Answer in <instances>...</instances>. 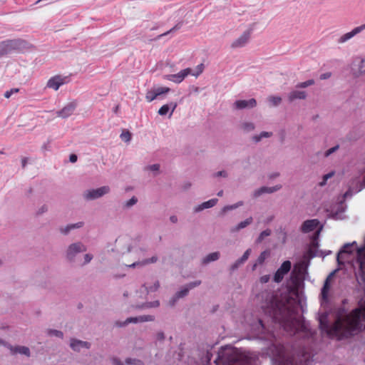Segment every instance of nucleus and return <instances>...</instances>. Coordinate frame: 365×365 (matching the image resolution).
<instances>
[{
    "mask_svg": "<svg viewBox=\"0 0 365 365\" xmlns=\"http://www.w3.org/2000/svg\"><path fill=\"white\" fill-rule=\"evenodd\" d=\"M314 83V81L312 79H310L307 81L298 83L297 85V88H306V87L313 85Z\"/></svg>",
    "mask_w": 365,
    "mask_h": 365,
    "instance_id": "37",
    "label": "nucleus"
},
{
    "mask_svg": "<svg viewBox=\"0 0 365 365\" xmlns=\"http://www.w3.org/2000/svg\"><path fill=\"white\" fill-rule=\"evenodd\" d=\"M265 254L266 252H263L261 253V255H259V257H258V262L259 263H262L265 259Z\"/></svg>",
    "mask_w": 365,
    "mask_h": 365,
    "instance_id": "55",
    "label": "nucleus"
},
{
    "mask_svg": "<svg viewBox=\"0 0 365 365\" xmlns=\"http://www.w3.org/2000/svg\"><path fill=\"white\" fill-rule=\"evenodd\" d=\"M272 135V133L269 132H262L259 135H255L253 140L255 142H259L262 138H269Z\"/></svg>",
    "mask_w": 365,
    "mask_h": 365,
    "instance_id": "33",
    "label": "nucleus"
},
{
    "mask_svg": "<svg viewBox=\"0 0 365 365\" xmlns=\"http://www.w3.org/2000/svg\"><path fill=\"white\" fill-rule=\"evenodd\" d=\"M215 176H217V177H220V176L226 177L227 176V173L225 171H219L217 173H215Z\"/></svg>",
    "mask_w": 365,
    "mask_h": 365,
    "instance_id": "57",
    "label": "nucleus"
},
{
    "mask_svg": "<svg viewBox=\"0 0 365 365\" xmlns=\"http://www.w3.org/2000/svg\"><path fill=\"white\" fill-rule=\"evenodd\" d=\"M86 251V247L81 242L74 243L68 247L67 250V257L69 260H72L77 253Z\"/></svg>",
    "mask_w": 365,
    "mask_h": 365,
    "instance_id": "12",
    "label": "nucleus"
},
{
    "mask_svg": "<svg viewBox=\"0 0 365 365\" xmlns=\"http://www.w3.org/2000/svg\"><path fill=\"white\" fill-rule=\"evenodd\" d=\"M76 108V102H71L66 105L61 110L56 112L57 116L66 118L71 116L75 111Z\"/></svg>",
    "mask_w": 365,
    "mask_h": 365,
    "instance_id": "13",
    "label": "nucleus"
},
{
    "mask_svg": "<svg viewBox=\"0 0 365 365\" xmlns=\"http://www.w3.org/2000/svg\"><path fill=\"white\" fill-rule=\"evenodd\" d=\"M243 264L242 262H240V259H237L230 267L231 271H234L235 269H237L238 267Z\"/></svg>",
    "mask_w": 365,
    "mask_h": 365,
    "instance_id": "49",
    "label": "nucleus"
},
{
    "mask_svg": "<svg viewBox=\"0 0 365 365\" xmlns=\"http://www.w3.org/2000/svg\"><path fill=\"white\" fill-rule=\"evenodd\" d=\"M269 279H270V276L269 274L263 275L259 278V281L262 284H265V283L268 282L269 281Z\"/></svg>",
    "mask_w": 365,
    "mask_h": 365,
    "instance_id": "48",
    "label": "nucleus"
},
{
    "mask_svg": "<svg viewBox=\"0 0 365 365\" xmlns=\"http://www.w3.org/2000/svg\"><path fill=\"white\" fill-rule=\"evenodd\" d=\"M180 27V26H179V24H177L174 27H173L170 30H169L168 31L163 34L161 36H166L167 34H170V33H171V32H173L174 31H176V30L179 29Z\"/></svg>",
    "mask_w": 365,
    "mask_h": 365,
    "instance_id": "51",
    "label": "nucleus"
},
{
    "mask_svg": "<svg viewBox=\"0 0 365 365\" xmlns=\"http://www.w3.org/2000/svg\"><path fill=\"white\" fill-rule=\"evenodd\" d=\"M109 191L110 187L108 186H103L97 189L86 191L84 194V197L87 200H93L108 193Z\"/></svg>",
    "mask_w": 365,
    "mask_h": 365,
    "instance_id": "8",
    "label": "nucleus"
},
{
    "mask_svg": "<svg viewBox=\"0 0 365 365\" xmlns=\"http://www.w3.org/2000/svg\"><path fill=\"white\" fill-rule=\"evenodd\" d=\"M269 102L272 104V106H278L281 101L282 98L279 96H269L268 98Z\"/></svg>",
    "mask_w": 365,
    "mask_h": 365,
    "instance_id": "32",
    "label": "nucleus"
},
{
    "mask_svg": "<svg viewBox=\"0 0 365 365\" xmlns=\"http://www.w3.org/2000/svg\"><path fill=\"white\" fill-rule=\"evenodd\" d=\"M24 43V41L21 39H11L0 42V57L19 49Z\"/></svg>",
    "mask_w": 365,
    "mask_h": 365,
    "instance_id": "5",
    "label": "nucleus"
},
{
    "mask_svg": "<svg viewBox=\"0 0 365 365\" xmlns=\"http://www.w3.org/2000/svg\"><path fill=\"white\" fill-rule=\"evenodd\" d=\"M292 264L289 260L284 261L280 266V267L276 271L274 275V281L277 283H279L284 279L285 274H287L291 269Z\"/></svg>",
    "mask_w": 365,
    "mask_h": 365,
    "instance_id": "7",
    "label": "nucleus"
},
{
    "mask_svg": "<svg viewBox=\"0 0 365 365\" xmlns=\"http://www.w3.org/2000/svg\"><path fill=\"white\" fill-rule=\"evenodd\" d=\"M113 365H123L122 362L118 359H113Z\"/></svg>",
    "mask_w": 365,
    "mask_h": 365,
    "instance_id": "60",
    "label": "nucleus"
},
{
    "mask_svg": "<svg viewBox=\"0 0 365 365\" xmlns=\"http://www.w3.org/2000/svg\"><path fill=\"white\" fill-rule=\"evenodd\" d=\"M158 97L155 90L149 91L146 93L145 99L148 102L154 101Z\"/></svg>",
    "mask_w": 365,
    "mask_h": 365,
    "instance_id": "29",
    "label": "nucleus"
},
{
    "mask_svg": "<svg viewBox=\"0 0 365 365\" xmlns=\"http://www.w3.org/2000/svg\"><path fill=\"white\" fill-rule=\"evenodd\" d=\"M214 362L215 365H253L255 359L235 348L226 346L218 351Z\"/></svg>",
    "mask_w": 365,
    "mask_h": 365,
    "instance_id": "2",
    "label": "nucleus"
},
{
    "mask_svg": "<svg viewBox=\"0 0 365 365\" xmlns=\"http://www.w3.org/2000/svg\"><path fill=\"white\" fill-rule=\"evenodd\" d=\"M126 363L128 364H134V365H143V362L140 360L138 359H127Z\"/></svg>",
    "mask_w": 365,
    "mask_h": 365,
    "instance_id": "42",
    "label": "nucleus"
},
{
    "mask_svg": "<svg viewBox=\"0 0 365 365\" xmlns=\"http://www.w3.org/2000/svg\"><path fill=\"white\" fill-rule=\"evenodd\" d=\"M354 66H357V71L354 72V75L359 76L365 74V58H357L354 62Z\"/></svg>",
    "mask_w": 365,
    "mask_h": 365,
    "instance_id": "19",
    "label": "nucleus"
},
{
    "mask_svg": "<svg viewBox=\"0 0 365 365\" xmlns=\"http://www.w3.org/2000/svg\"><path fill=\"white\" fill-rule=\"evenodd\" d=\"M22 166L24 168L27 163V159L26 158H23L21 160Z\"/></svg>",
    "mask_w": 365,
    "mask_h": 365,
    "instance_id": "62",
    "label": "nucleus"
},
{
    "mask_svg": "<svg viewBox=\"0 0 365 365\" xmlns=\"http://www.w3.org/2000/svg\"><path fill=\"white\" fill-rule=\"evenodd\" d=\"M82 226V223H76V224H72L70 225H68L64 230H62V232L66 234L71 230V229L76 228V227H81Z\"/></svg>",
    "mask_w": 365,
    "mask_h": 365,
    "instance_id": "35",
    "label": "nucleus"
},
{
    "mask_svg": "<svg viewBox=\"0 0 365 365\" xmlns=\"http://www.w3.org/2000/svg\"><path fill=\"white\" fill-rule=\"evenodd\" d=\"M257 105V101L255 98L250 100H239L235 103V106L237 109H244L247 108H254Z\"/></svg>",
    "mask_w": 365,
    "mask_h": 365,
    "instance_id": "17",
    "label": "nucleus"
},
{
    "mask_svg": "<svg viewBox=\"0 0 365 365\" xmlns=\"http://www.w3.org/2000/svg\"><path fill=\"white\" fill-rule=\"evenodd\" d=\"M159 305H160L159 301H154V302L146 303L144 307L150 308V307H158Z\"/></svg>",
    "mask_w": 365,
    "mask_h": 365,
    "instance_id": "44",
    "label": "nucleus"
},
{
    "mask_svg": "<svg viewBox=\"0 0 365 365\" xmlns=\"http://www.w3.org/2000/svg\"><path fill=\"white\" fill-rule=\"evenodd\" d=\"M282 185H278L274 187H262L254 192V197H257L264 193H272L281 189Z\"/></svg>",
    "mask_w": 365,
    "mask_h": 365,
    "instance_id": "18",
    "label": "nucleus"
},
{
    "mask_svg": "<svg viewBox=\"0 0 365 365\" xmlns=\"http://www.w3.org/2000/svg\"><path fill=\"white\" fill-rule=\"evenodd\" d=\"M333 175H334V173L333 172L324 175L323 176L322 181L319 182V185L322 186V187L325 185L326 183H327V180L331 178Z\"/></svg>",
    "mask_w": 365,
    "mask_h": 365,
    "instance_id": "39",
    "label": "nucleus"
},
{
    "mask_svg": "<svg viewBox=\"0 0 365 365\" xmlns=\"http://www.w3.org/2000/svg\"><path fill=\"white\" fill-rule=\"evenodd\" d=\"M253 219L252 217L247 218L245 220L240 222L237 226L233 227L230 229L231 232H236L239 230L245 228L248 225L252 223Z\"/></svg>",
    "mask_w": 365,
    "mask_h": 365,
    "instance_id": "23",
    "label": "nucleus"
},
{
    "mask_svg": "<svg viewBox=\"0 0 365 365\" xmlns=\"http://www.w3.org/2000/svg\"><path fill=\"white\" fill-rule=\"evenodd\" d=\"M339 148V145H336L330 149H329L328 150H327L326 153H325V155L326 156H328L330 154H331L332 153H334V151H336L337 149Z\"/></svg>",
    "mask_w": 365,
    "mask_h": 365,
    "instance_id": "50",
    "label": "nucleus"
},
{
    "mask_svg": "<svg viewBox=\"0 0 365 365\" xmlns=\"http://www.w3.org/2000/svg\"><path fill=\"white\" fill-rule=\"evenodd\" d=\"M306 96L307 95L304 91H294L289 94L288 98L289 101L292 102L295 99H304Z\"/></svg>",
    "mask_w": 365,
    "mask_h": 365,
    "instance_id": "25",
    "label": "nucleus"
},
{
    "mask_svg": "<svg viewBox=\"0 0 365 365\" xmlns=\"http://www.w3.org/2000/svg\"><path fill=\"white\" fill-rule=\"evenodd\" d=\"M170 221L173 222V223H175L177 221H178V218L175 215H173L170 217Z\"/></svg>",
    "mask_w": 365,
    "mask_h": 365,
    "instance_id": "61",
    "label": "nucleus"
},
{
    "mask_svg": "<svg viewBox=\"0 0 365 365\" xmlns=\"http://www.w3.org/2000/svg\"><path fill=\"white\" fill-rule=\"evenodd\" d=\"M15 351L19 352L21 354H24L26 356L30 355L29 349L26 346H17L15 348Z\"/></svg>",
    "mask_w": 365,
    "mask_h": 365,
    "instance_id": "30",
    "label": "nucleus"
},
{
    "mask_svg": "<svg viewBox=\"0 0 365 365\" xmlns=\"http://www.w3.org/2000/svg\"><path fill=\"white\" fill-rule=\"evenodd\" d=\"M190 74L191 68H187L180 71L176 74L167 75L165 76V78L176 83H180L185 79V77Z\"/></svg>",
    "mask_w": 365,
    "mask_h": 365,
    "instance_id": "11",
    "label": "nucleus"
},
{
    "mask_svg": "<svg viewBox=\"0 0 365 365\" xmlns=\"http://www.w3.org/2000/svg\"><path fill=\"white\" fill-rule=\"evenodd\" d=\"M137 201H138L137 198L135 197H133L128 201L126 202L125 206L130 207V206L135 205L137 202Z\"/></svg>",
    "mask_w": 365,
    "mask_h": 365,
    "instance_id": "47",
    "label": "nucleus"
},
{
    "mask_svg": "<svg viewBox=\"0 0 365 365\" xmlns=\"http://www.w3.org/2000/svg\"><path fill=\"white\" fill-rule=\"evenodd\" d=\"M156 94L158 96H160L164 93H167L170 91V88L168 87H159L156 89H155Z\"/></svg>",
    "mask_w": 365,
    "mask_h": 365,
    "instance_id": "38",
    "label": "nucleus"
},
{
    "mask_svg": "<svg viewBox=\"0 0 365 365\" xmlns=\"http://www.w3.org/2000/svg\"><path fill=\"white\" fill-rule=\"evenodd\" d=\"M157 338L158 340H163L165 338L163 332H158L157 334Z\"/></svg>",
    "mask_w": 365,
    "mask_h": 365,
    "instance_id": "58",
    "label": "nucleus"
},
{
    "mask_svg": "<svg viewBox=\"0 0 365 365\" xmlns=\"http://www.w3.org/2000/svg\"><path fill=\"white\" fill-rule=\"evenodd\" d=\"M120 137L123 141L128 143L131 140V133L128 130H123Z\"/></svg>",
    "mask_w": 365,
    "mask_h": 365,
    "instance_id": "31",
    "label": "nucleus"
},
{
    "mask_svg": "<svg viewBox=\"0 0 365 365\" xmlns=\"http://www.w3.org/2000/svg\"><path fill=\"white\" fill-rule=\"evenodd\" d=\"M319 222L317 219L307 220L304 221L301 227V231L304 233H308L314 230L319 225Z\"/></svg>",
    "mask_w": 365,
    "mask_h": 365,
    "instance_id": "16",
    "label": "nucleus"
},
{
    "mask_svg": "<svg viewBox=\"0 0 365 365\" xmlns=\"http://www.w3.org/2000/svg\"><path fill=\"white\" fill-rule=\"evenodd\" d=\"M325 329L329 336H336L338 339L348 338L365 329V305L349 314H339L333 326L328 329V325L325 324Z\"/></svg>",
    "mask_w": 365,
    "mask_h": 365,
    "instance_id": "1",
    "label": "nucleus"
},
{
    "mask_svg": "<svg viewBox=\"0 0 365 365\" xmlns=\"http://www.w3.org/2000/svg\"><path fill=\"white\" fill-rule=\"evenodd\" d=\"M217 201H218L217 199L215 198V199H211L208 201L204 202L203 203H202L200 205H199L197 207L195 208V211L198 212V211L202 210L204 209L212 207L217 204Z\"/></svg>",
    "mask_w": 365,
    "mask_h": 365,
    "instance_id": "26",
    "label": "nucleus"
},
{
    "mask_svg": "<svg viewBox=\"0 0 365 365\" xmlns=\"http://www.w3.org/2000/svg\"><path fill=\"white\" fill-rule=\"evenodd\" d=\"M41 210V212H43L44 210H46V207L45 206H43Z\"/></svg>",
    "mask_w": 365,
    "mask_h": 365,
    "instance_id": "64",
    "label": "nucleus"
},
{
    "mask_svg": "<svg viewBox=\"0 0 365 365\" xmlns=\"http://www.w3.org/2000/svg\"><path fill=\"white\" fill-rule=\"evenodd\" d=\"M365 29V24H362L359 26L355 27L352 31L350 32L346 33L338 39V43H343L348 40L351 39L352 37L356 36V34L361 32L363 30Z\"/></svg>",
    "mask_w": 365,
    "mask_h": 365,
    "instance_id": "14",
    "label": "nucleus"
},
{
    "mask_svg": "<svg viewBox=\"0 0 365 365\" xmlns=\"http://www.w3.org/2000/svg\"><path fill=\"white\" fill-rule=\"evenodd\" d=\"M155 319V317L153 315H143L139 317H129L123 323H120L119 326H125L129 323H137L138 322H153Z\"/></svg>",
    "mask_w": 365,
    "mask_h": 365,
    "instance_id": "15",
    "label": "nucleus"
},
{
    "mask_svg": "<svg viewBox=\"0 0 365 365\" xmlns=\"http://www.w3.org/2000/svg\"><path fill=\"white\" fill-rule=\"evenodd\" d=\"M274 365H295L293 354L280 344H274L269 348Z\"/></svg>",
    "mask_w": 365,
    "mask_h": 365,
    "instance_id": "4",
    "label": "nucleus"
},
{
    "mask_svg": "<svg viewBox=\"0 0 365 365\" xmlns=\"http://www.w3.org/2000/svg\"><path fill=\"white\" fill-rule=\"evenodd\" d=\"M93 256L90 254L85 255L84 259H85V264L88 263L92 259Z\"/></svg>",
    "mask_w": 365,
    "mask_h": 365,
    "instance_id": "54",
    "label": "nucleus"
},
{
    "mask_svg": "<svg viewBox=\"0 0 365 365\" xmlns=\"http://www.w3.org/2000/svg\"><path fill=\"white\" fill-rule=\"evenodd\" d=\"M71 347L74 351H80L81 348L88 349L90 347V344L86 341L72 340L71 342Z\"/></svg>",
    "mask_w": 365,
    "mask_h": 365,
    "instance_id": "22",
    "label": "nucleus"
},
{
    "mask_svg": "<svg viewBox=\"0 0 365 365\" xmlns=\"http://www.w3.org/2000/svg\"><path fill=\"white\" fill-rule=\"evenodd\" d=\"M305 268L304 267L303 263L296 264L294 268V272H297V274H302L304 271Z\"/></svg>",
    "mask_w": 365,
    "mask_h": 365,
    "instance_id": "40",
    "label": "nucleus"
},
{
    "mask_svg": "<svg viewBox=\"0 0 365 365\" xmlns=\"http://www.w3.org/2000/svg\"><path fill=\"white\" fill-rule=\"evenodd\" d=\"M157 260H158V257L154 256V257H152L150 259H145V260H143L142 262H134L132 264L129 265V267H135L136 265H138V264L145 265V264H150V263H155V262H157Z\"/></svg>",
    "mask_w": 365,
    "mask_h": 365,
    "instance_id": "28",
    "label": "nucleus"
},
{
    "mask_svg": "<svg viewBox=\"0 0 365 365\" xmlns=\"http://www.w3.org/2000/svg\"><path fill=\"white\" fill-rule=\"evenodd\" d=\"M274 322L279 323L285 330H292L296 321V312L282 302H277L269 312Z\"/></svg>",
    "mask_w": 365,
    "mask_h": 365,
    "instance_id": "3",
    "label": "nucleus"
},
{
    "mask_svg": "<svg viewBox=\"0 0 365 365\" xmlns=\"http://www.w3.org/2000/svg\"><path fill=\"white\" fill-rule=\"evenodd\" d=\"M270 235H271V230H270L267 229V230H265L262 231L260 233L259 236L258 237V238L257 240V242H261L264 240V238L265 237H268Z\"/></svg>",
    "mask_w": 365,
    "mask_h": 365,
    "instance_id": "34",
    "label": "nucleus"
},
{
    "mask_svg": "<svg viewBox=\"0 0 365 365\" xmlns=\"http://www.w3.org/2000/svg\"><path fill=\"white\" fill-rule=\"evenodd\" d=\"M159 168H160L159 164H154V165L149 166V169L153 171H157L159 170Z\"/></svg>",
    "mask_w": 365,
    "mask_h": 365,
    "instance_id": "53",
    "label": "nucleus"
},
{
    "mask_svg": "<svg viewBox=\"0 0 365 365\" xmlns=\"http://www.w3.org/2000/svg\"><path fill=\"white\" fill-rule=\"evenodd\" d=\"M177 106L178 104L176 102H171L170 104H165L159 109L158 114L160 115H165L168 113L170 108H171L172 110L170 115H172Z\"/></svg>",
    "mask_w": 365,
    "mask_h": 365,
    "instance_id": "21",
    "label": "nucleus"
},
{
    "mask_svg": "<svg viewBox=\"0 0 365 365\" xmlns=\"http://www.w3.org/2000/svg\"><path fill=\"white\" fill-rule=\"evenodd\" d=\"M203 69H204V66L202 63H200L196 67V71L195 72L192 73L191 71L190 75L197 77L200 74H201L202 73Z\"/></svg>",
    "mask_w": 365,
    "mask_h": 365,
    "instance_id": "36",
    "label": "nucleus"
},
{
    "mask_svg": "<svg viewBox=\"0 0 365 365\" xmlns=\"http://www.w3.org/2000/svg\"><path fill=\"white\" fill-rule=\"evenodd\" d=\"M354 244H346L339 251L337 255V261L339 263H341V258L342 257L344 254H350L353 252L352 247Z\"/></svg>",
    "mask_w": 365,
    "mask_h": 365,
    "instance_id": "24",
    "label": "nucleus"
},
{
    "mask_svg": "<svg viewBox=\"0 0 365 365\" xmlns=\"http://www.w3.org/2000/svg\"><path fill=\"white\" fill-rule=\"evenodd\" d=\"M220 257V252H215L207 255L202 260L204 264H207L210 262L215 261Z\"/></svg>",
    "mask_w": 365,
    "mask_h": 365,
    "instance_id": "27",
    "label": "nucleus"
},
{
    "mask_svg": "<svg viewBox=\"0 0 365 365\" xmlns=\"http://www.w3.org/2000/svg\"><path fill=\"white\" fill-rule=\"evenodd\" d=\"M222 195H223V191H222V190H220V192H218V193H217V195H218V196H222Z\"/></svg>",
    "mask_w": 365,
    "mask_h": 365,
    "instance_id": "63",
    "label": "nucleus"
},
{
    "mask_svg": "<svg viewBox=\"0 0 365 365\" xmlns=\"http://www.w3.org/2000/svg\"><path fill=\"white\" fill-rule=\"evenodd\" d=\"M200 283H201L200 281H195L193 282H190V284H188L186 286V287L183 288L180 292L176 293L175 298L179 299V298L186 296L190 289H192V288L200 285Z\"/></svg>",
    "mask_w": 365,
    "mask_h": 365,
    "instance_id": "20",
    "label": "nucleus"
},
{
    "mask_svg": "<svg viewBox=\"0 0 365 365\" xmlns=\"http://www.w3.org/2000/svg\"><path fill=\"white\" fill-rule=\"evenodd\" d=\"M251 253V249H247L245 253L243 254V255L242 256L241 258H240V262H242L243 263L247 260L250 255Z\"/></svg>",
    "mask_w": 365,
    "mask_h": 365,
    "instance_id": "43",
    "label": "nucleus"
},
{
    "mask_svg": "<svg viewBox=\"0 0 365 365\" xmlns=\"http://www.w3.org/2000/svg\"><path fill=\"white\" fill-rule=\"evenodd\" d=\"M160 287V284H159V282H156L155 284H154V288H150L149 290H148V292L149 291H155V290H157L158 289V287Z\"/></svg>",
    "mask_w": 365,
    "mask_h": 365,
    "instance_id": "59",
    "label": "nucleus"
},
{
    "mask_svg": "<svg viewBox=\"0 0 365 365\" xmlns=\"http://www.w3.org/2000/svg\"><path fill=\"white\" fill-rule=\"evenodd\" d=\"M19 91V88H11L9 91H7L4 93V97L6 98H9L13 93H16Z\"/></svg>",
    "mask_w": 365,
    "mask_h": 365,
    "instance_id": "41",
    "label": "nucleus"
},
{
    "mask_svg": "<svg viewBox=\"0 0 365 365\" xmlns=\"http://www.w3.org/2000/svg\"><path fill=\"white\" fill-rule=\"evenodd\" d=\"M50 335H54L57 337L62 338L63 337V333L61 331L58 330H49L48 331Z\"/></svg>",
    "mask_w": 365,
    "mask_h": 365,
    "instance_id": "45",
    "label": "nucleus"
},
{
    "mask_svg": "<svg viewBox=\"0 0 365 365\" xmlns=\"http://www.w3.org/2000/svg\"><path fill=\"white\" fill-rule=\"evenodd\" d=\"M334 272L330 273L324 281V285L321 290L320 297L322 304L328 303L329 302V292L331 290V281Z\"/></svg>",
    "mask_w": 365,
    "mask_h": 365,
    "instance_id": "6",
    "label": "nucleus"
},
{
    "mask_svg": "<svg viewBox=\"0 0 365 365\" xmlns=\"http://www.w3.org/2000/svg\"><path fill=\"white\" fill-rule=\"evenodd\" d=\"M68 77L59 75L51 78L47 82V87L57 91L59 87L68 82Z\"/></svg>",
    "mask_w": 365,
    "mask_h": 365,
    "instance_id": "9",
    "label": "nucleus"
},
{
    "mask_svg": "<svg viewBox=\"0 0 365 365\" xmlns=\"http://www.w3.org/2000/svg\"><path fill=\"white\" fill-rule=\"evenodd\" d=\"M243 128L247 131H250L254 130L255 126L251 123H246L243 125Z\"/></svg>",
    "mask_w": 365,
    "mask_h": 365,
    "instance_id": "46",
    "label": "nucleus"
},
{
    "mask_svg": "<svg viewBox=\"0 0 365 365\" xmlns=\"http://www.w3.org/2000/svg\"><path fill=\"white\" fill-rule=\"evenodd\" d=\"M77 155L76 154H71L69 157V160L71 162V163H76L77 161Z\"/></svg>",
    "mask_w": 365,
    "mask_h": 365,
    "instance_id": "56",
    "label": "nucleus"
},
{
    "mask_svg": "<svg viewBox=\"0 0 365 365\" xmlns=\"http://www.w3.org/2000/svg\"><path fill=\"white\" fill-rule=\"evenodd\" d=\"M252 34V29H248L243 32V34L235 40L232 44L231 47L233 48H241L245 46L249 41Z\"/></svg>",
    "mask_w": 365,
    "mask_h": 365,
    "instance_id": "10",
    "label": "nucleus"
},
{
    "mask_svg": "<svg viewBox=\"0 0 365 365\" xmlns=\"http://www.w3.org/2000/svg\"><path fill=\"white\" fill-rule=\"evenodd\" d=\"M331 76V73L330 72H327V73L322 74L320 76V79H322V80L327 79V78H330Z\"/></svg>",
    "mask_w": 365,
    "mask_h": 365,
    "instance_id": "52",
    "label": "nucleus"
}]
</instances>
